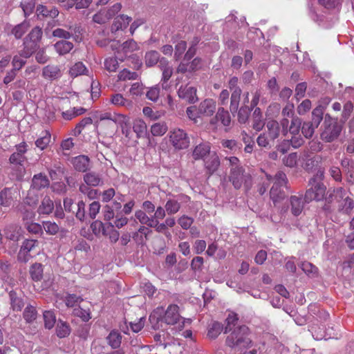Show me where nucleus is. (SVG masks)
I'll return each mask as SVG.
<instances>
[{"mask_svg":"<svg viewBox=\"0 0 354 354\" xmlns=\"http://www.w3.org/2000/svg\"><path fill=\"white\" fill-rule=\"evenodd\" d=\"M222 330L223 325L218 322H214L208 329L207 336L210 339H216L220 335Z\"/></svg>","mask_w":354,"mask_h":354,"instance_id":"49","label":"nucleus"},{"mask_svg":"<svg viewBox=\"0 0 354 354\" xmlns=\"http://www.w3.org/2000/svg\"><path fill=\"white\" fill-rule=\"evenodd\" d=\"M122 208V204L120 201L114 200L111 204L106 205L103 207L104 219L111 221L115 217V212H119Z\"/></svg>","mask_w":354,"mask_h":354,"instance_id":"22","label":"nucleus"},{"mask_svg":"<svg viewBox=\"0 0 354 354\" xmlns=\"http://www.w3.org/2000/svg\"><path fill=\"white\" fill-rule=\"evenodd\" d=\"M266 132L268 139H271L272 142L279 138L280 135V126L279 123L274 120H270L266 123Z\"/></svg>","mask_w":354,"mask_h":354,"instance_id":"26","label":"nucleus"},{"mask_svg":"<svg viewBox=\"0 0 354 354\" xmlns=\"http://www.w3.org/2000/svg\"><path fill=\"white\" fill-rule=\"evenodd\" d=\"M71 163L76 171L86 172L89 168L90 158L84 155L77 156L72 159Z\"/></svg>","mask_w":354,"mask_h":354,"instance_id":"21","label":"nucleus"},{"mask_svg":"<svg viewBox=\"0 0 354 354\" xmlns=\"http://www.w3.org/2000/svg\"><path fill=\"white\" fill-rule=\"evenodd\" d=\"M23 317L26 323H32L37 317L36 307L30 304L27 305L23 312Z\"/></svg>","mask_w":354,"mask_h":354,"instance_id":"33","label":"nucleus"},{"mask_svg":"<svg viewBox=\"0 0 354 354\" xmlns=\"http://www.w3.org/2000/svg\"><path fill=\"white\" fill-rule=\"evenodd\" d=\"M241 92L240 88H236L232 93L230 109L232 113L238 111Z\"/></svg>","mask_w":354,"mask_h":354,"instance_id":"34","label":"nucleus"},{"mask_svg":"<svg viewBox=\"0 0 354 354\" xmlns=\"http://www.w3.org/2000/svg\"><path fill=\"white\" fill-rule=\"evenodd\" d=\"M93 123V120L90 117L83 118L79 123H77L73 131V134L75 136H79L82 131L88 125Z\"/></svg>","mask_w":354,"mask_h":354,"instance_id":"53","label":"nucleus"},{"mask_svg":"<svg viewBox=\"0 0 354 354\" xmlns=\"http://www.w3.org/2000/svg\"><path fill=\"white\" fill-rule=\"evenodd\" d=\"M83 301V299L75 294H68L64 299L65 304L68 307H75L77 304Z\"/></svg>","mask_w":354,"mask_h":354,"instance_id":"59","label":"nucleus"},{"mask_svg":"<svg viewBox=\"0 0 354 354\" xmlns=\"http://www.w3.org/2000/svg\"><path fill=\"white\" fill-rule=\"evenodd\" d=\"M37 12L38 15H41L44 17H49L50 18H55L59 15V11L55 8H51L48 9V7L39 5L37 8Z\"/></svg>","mask_w":354,"mask_h":354,"instance_id":"41","label":"nucleus"},{"mask_svg":"<svg viewBox=\"0 0 354 354\" xmlns=\"http://www.w3.org/2000/svg\"><path fill=\"white\" fill-rule=\"evenodd\" d=\"M82 30L81 27L76 25L70 26L69 31L57 28L53 31L52 35L62 39V40H67L72 37L75 41L80 42L82 41Z\"/></svg>","mask_w":354,"mask_h":354,"instance_id":"9","label":"nucleus"},{"mask_svg":"<svg viewBox=\"0 0 354 354\" xmlns=\"http://www.w3.org/2000/svg\"><path fill=\"white\" fill-rule=\"evenodd\" d=\"M73 314L75 317L81 318L84 322H88L91 318L90 310L88 309H84L80 306L75 308L73 309Z\"/></svg>","mask_w":354,"mask_h":354,"instance_id":"56","label":"nucleus"},{"mask_svg":"<svg viewBox=\"0 0 354 354\" xmlns=\"http://www.w3.org/2000/svg\"><path fill=\"white\" fill-rule=\"evenodd\" d=\"M88 70L85 65L78 62L75 63L69 70V74L71 77H77L82 75H86Z\"/></svg>","mask_w":354,"mask_h":354,"instance_id":"38","label":"nucleus"},{"mask_svg":"<svg viewBox=\"0 0 354 354\" xmlns=\"http://www.w3.org/2000/svg\"><path fill=\"white\" fill-rule=\"evenodd\" d=\"M216 103L213 99H205L198 106V113L201 117H210L216 111Z\"/></svg>","mask_w":354,"mask_h":354,"instance_id":"14","label":"nucleus"},{"mask_svg":"<svg viewBox=\"0 0 354 354\" xmlns=\"http://www.w3.org/2000/svg\"><path fill=\"white\" fill-rule=\"evenodd\" d=\"M5 237L14 242H17L21 236V227L17 224H10L4 228Z\"/></svg>","mask_w":354,"mask_h":354,"instance_id":"19","label":"nucleus"},{"mask_svg":"<svg viewBox=\"0 0 354 354\" xmlns=\"http://www.w3.org/2000/svg\"><path fill=\"white\" fill-rule=\"evenodd\" d=\"M165 207L168 214H175L179 211L180 208V204L178 201L175 199H169L167 201Z\"/></svg>","mask_w":354,"mask_h":354,"instance_id":"48","label":"nucleus"},{"mask_svg":"<svg viewBox=\"0 0 354 354\" xmlns=\"http://www.w3.org/2000/svg\"><path fill=\"white\" fill-rule=\"evenodd\" d=\"M170 142L176 149H186L189 145V139L187 134L180 129L171 131Z\"/></svg>","mask_w":354,"mask_h":354,"instance_id":"10","label":"nucleus"},{"mask_svg":"<svg viewBox=\"0 0 354 354\" xmlns=\"http://www.w3.org/2000/svg\"><path fill=\"white\" fill-rule=\"evenodd\" d=\"M131 21V17L124 15H121L115 18L113 23L111 25V32H115L119 30L126 28Z\"/></svg>","mask_w":354,"mask_h":354,"instance_id":"29","label":"nucleus"},{"mask_svg":"<svg viewBox=\"0 0 354 354\" xmlns=\"http://www.w3.org/2000/svg\"><path fill=\"white\" fill-rule=\"evenodd\" d=\"M178 94L180 98L185 100L190 104H194L198 100L196 95V88L194 86H180Z\"/></svg>","mask_w":354,"mask_h":354,"instance_id":"17","label":"nucleus"},{"mask_svg":"<svg viewBox=\"0 0 354 354\" xmlns=\"http://www.w3.org/2000/svg\"><path fill=\"white\" fill-rule=\"evenodd\" d=\"M322 127L323 130L320 138L326 142H331L336 140L342 129V126L337 122V120L333 118L328 114L325 115Z\"/></svg>","mask_w":354,"mask_h":354,"instance_id":"3","label":"nucleus"},{"mask_svg":"<svg viewBox=\"0 0 354 354\" xmlns=\"http://www.w3.org/2000/svg\"><path fill=\"white\" fill-rule=\"evenodd\" d=\"M239 320L238 315L234 313H230L225 319L226 326L224 329V333H227L232 330V328L235 326Z\"/></svg>","mask_w":354,"mask_h":354,"instance_id":"47","label":"nucleus"},{"mask_svg":"<svg viewBox=\"0 0 354 354\" xmlns=\"http://www.w3.org/2000/svg\"><path fill=\"white\" fill-rule=\"evenodd\" d=\"M43 317L45 328L48 329L53 328L56 322V317L54 311L45 310L43 313Z\"/></svg>","mask_w":354,"mask_h":354,"instance_id":"44","label":"nucleus"},{"mask_svg":"<svg viewBox=\"0 0 354 354\" xmlns=\"http://www.w3.org/2000/svg\"><path fill=\"white\" fill-rule=\"evenodd\" d=\"M30 28L28 21H24L22 23L15 26L12 30V34L16 39H20Z\"/></svg>","mask_w":354,"mask_h":354,"instance_id":"39","label":"nucleus"},{"mask_svg":"<svg viewBox=\"0 0 354 354\" xmlns=\"http://www.w3.org/2000/svg\"><path fill=\"white\" fill-rule=\"evenodd\" d=\"M28 145L25 142H22L15 146L16 151L12 153L9 158L10 164L11 174L18 180H21L26 174L25 162L27 158L25 153L28 151Z\"/></svg>","mask_w":354,"mask_h":354,"instance_id":"1","label":"nucleus"},{"mask_svg":"<svg viewBox=\"0 0 354 354\" xmlns=\"http://www.w3.org/2000/svg\"><path fill=\"white\" fill-rule=\"evenodd\" d=\"M289 207L292 215L297 216L301 214L304 208L302 195H293L289 198Z\"/></svg>","mask_w":354,"mask_h":354,"instance_id":"16","label":"nucleus"},{"mask_svg":"<svg viewBox=\"0 0 354 354\" xmlns=\"http://www.w3.org/2000/svg\"><path fill=\"white\" fill-rule=\"evenodd\" d=\"M274 185L270 189V196L272 201L275 203L285 198L286 193L283 190L282 187L286 186L288 179L284 172L279 171L274 175Z\"/></svg>","mask_w":354,"mask_h":354,"instance_id":"5","label":"nucleus"},{"mask_svg":"<svg viewBox=\"0 0 354 354\" xmlns=\"http://www.w3.org/2000/svg\"><path fill=\"white\" fill-rule=\"evenodd\" d=\"M211 153L209 145L208 143H201L195 147L192 152V156L194 160H204Z\"/></svg>","mask_w":354,"mask_h":354,"instance_id":"28","label":"nucleus"},{"mask_svg":"<svg viewBox=\"0 0 354 354\" xmlns=\"http://www.w3.org/2000/svg\"><path fill=\"white\" fill-rule=\"evenodd\" d=\"M136 218L142 225H147L150 227L153 221V217H149L147 216V212L143 210H138L135 212Z\"/></svg>","mask_w":354,"mask_h":354,"instance_id":"52","label":"nucleus"},{"mask_svg":"<svg viewBox=\"0 0 354 354\" xmlns=\"http://www.w3.org/2000/svg\"><path fill=\"white\" fill-rule=\"evenodd\" d=\"M312 106V103L310 100H304L297 107V112L299 115H305L308 112Z\"/></svg>","mask_w":354,"mask_h":354,"instance_id":"63","label":"nucleus"},{"mask_svg":"<svg viewBox=\"0 0 354 354\" xmlns=\"http://www.w3.org/2000/svg\"><path fill=\"white\" fill-rule=\"evenodd\" d=\"M53 47L59 55H65L71 51L74 45L68 40H59L53 45Z\"/></svg>","mask_w":354,"mask_h":354,"instance_id":"30","label":"nucleus"},{"mask_svg":"<svg viewBox=\"0 0 354 354\" xmlns=\"http://www.w3.org/2000/svg\"><path fill=\"white\" fill-rule=\"evenodd\" d=\"M118 77L119 80L126 81L130 80H136L138 77V75L136 72H131L129 70L124 68L119 73Z\"/></svg>","mask_w":354,"mask_h":354,"instance_id":"60","label":"nucleus"},{"mask_svg":"<svg viewBox=\"0 0 354 354\" xmlns=\"http://www.w3.org/2000/svg\"><path fill=\"white\" fill-rule=\"evenodd\" d=\"M133 129L137 134L138 138L143 137L147 132L146 123L140 119L135 120L133 124Z\"/></svg>","mask_w":354,"mask_h":354,"instance_id":"42","label":"nucleus"},{"mask_svg":"<svg viewBox=\"0 0 354 354\" xmlns=\"http://www.w3.org/2000/svg\"><path fill=\"white\" fill-rule=\"evenodd\" d=\"M111 102L113 104L116 106H125L127 108H130L133 106V103L131 101L125 99L122 95L120 93L115 94L112 96Z\"/></svg>","mask_w":354,"mask_h":354,"instance_id":"43","label":"nucleus"},{"mask_svg":"<svg viewBox=\"0 0 354 354\" xmlns=\"http://www.w3.org/2000/svg\"><path fill=\"white\" fill-rule=\"evenodd\" d=\"M92 187L81 184L79 187L80 192L86 195L89 199H95L98 195V190L91 188Z\"/></svg>","mask_w":354,"mask_h":354,"instance_id":"50","label":"nucleus"},{"mask_svg":"<svg viewBox=\"0 0 354 354\" xmlns=\"http://www.w3.org/2000/svg\"><path fill=\"white\" fill-rule=\"evenodd\" d=\"M231 331L226 337V346L231 348L241 350L251 345L252 340L249 337L250 330L248 326L243 325L235 328Z\"/></svg>","mask_w":354,"mask_h":354,"instance_id":"2","label":"nucleus"},{"mask_svg":"<svg viewBox=\"0 0 354 354\" xmlns=\"http://www.w3.org/2000/svg\"><path fill=\"white\" fill-rule=\"evenodd\" d=\"M62 73L59 66L49 64L42 69V76L44 78L49 80H55L60 78Z\"/></svg>","mask_w":354,"mask_h":354,"instance_id":"18","label":"nucleus"},{"mask_svg":"<svg viewBox=\"0 0 354 354\" xmlns=\"http://www.w3.org/2000/svg\"><path fill=\"white\" fill-rule=\"evenodd\" d=\"M308 188L304 196V201L309 203L313 200L320 201H322L326 196V187L324 183L308 182Z\"/></svg>","mask_w":354,"mask_h":354,"instance_id":"6","label":"nucleus"},{"mask_svg":"<svg viewBox=\"0 0 354 354\" xmlns=\"http://www.w3.org/2000/svg\"><path fill=\"white\" fill-rule=\"evenodd\" d=\"M27 58H24L19 53L13 57L12 61V65L13 66V70L15 71H19L26 63Z\"/></svg>","mask_w":354,"mask_h":354,"instance_id":"62","label":"nucleus"},{"mask_svg":"<svg viewBox=\"0 0 354 354\" xmlns=\"http://www.w3.org/2000/svg\"><path fill=\"white\" fill-rule=\"evenodd\" d=\"M323 108L320 106H317L313 110L311 120L308 122L317 129L323 120Z\"/></svg>","mask_w":354,"mask_h":354,"instance_id":"35","label":"nucleus"},{"mask_svg":"<svg viewBox=\"0 0 354 354\" xmlns=\"http://www.w3.org/2000/svg\"><path fill=\"white\" fill-rule=\"evenodd\" d=\"M104 65L105 69L109 72H115L119 66L116 57H108L105 59Z\"/></svg>","mask_w":354,"mask_h":354,"instance_id":"58","label":"nucleus"},{"mask_svg":"<svg viewBox=\"0 0 354 354\" xmlns=\"http://www.w3.org/2000/svg\"><path fill=\"white\" fill-rule=\"evenodd\" d=\"M49 185V179L45 174L39 173L33 176L31 184V187L32 189L41 190L45 187H48Z\"/></svg>","mask_w":354,"mask_h":354,"instance_id":"24","label":"nucleus"},{"mask_svg":"<svg viewBox=\"0 0 354 354\" xmlns=\"http://www.w3.org/2000/svg\"><path fill=\"white\" fill-rule=\"evenodd\" d=\"M145 59L146 66L151 67L158 64L161 58L158 51L151 50L146 53Z\"/></svg>","mask_w":354,"mask_h":354,"instance_id":"37","label":"nucleus"},{"mask_svg":"<svg viewBox=\"0 0 354 354\" xmlns=\"http://www.w3.org/2000/svg\"><path fill=\"white\" fill-rule=\"evenodd\" d=\"M35 0H22L21 7L24 12L25 16H29L33 12L35 8Z\"/></svg>","mask_w":354,"mask_h":354,"instance_id":"55","label":"nucleus"},{"mask_svg":"<svg viewBox=\"0 0 354 354\" xmlns=\"http://www.w3.org/2000/svg\"><path fill=\"white\" fill-rule=\"evenodd\" d=\"M340 198L342 201H339L338 211L345 214H350L354 208V201L349 196L346 195V191L340 187L334 190Z\"/></svg>","mask_w":354,"mask_h":354,"instance_id":"11","label":"nucleus"},{"mask_svg":"<svg viewBox=\"0 0 354 354\" xmlns=\"http://www.w3.org/2000/svg\"><path fill=\"white\" fill-rule=\"evenodd\" d=\"M54 209V203L48 196H45L39 205L37 212L39 214H50Z\"/></svg>","mask_w":354,"mask_h":354,"instance_id":"31","label":"nucleus"},{"mask_svg":"<svg viewBox=\"0 0 354 354\" xmlns=\"http://www.w3.org/2000/svg\"><path fill=\"white\" fill-rule=\"evenodd\" d=\"M83 180L84 184L90 187H97L104 184L102 176L93 171L86 172L83 176Z\"/></svg>","mask_w":354,"mask_h":354,"instance_id":"20","label":"nucleus"},{"mask_svg":"<svg viewBox=\"0 0 354 354\" xmlns=\"http://www.w3.org/2000/svg\"><path fill=\"white\" fill-rule=\"evenodd\" d=\"M16 192H13L10 188H5L0 192V207H10L14 202L15 194Z\"/></svg>","mask_w":354,"mask_h":354,"instance_id":"25","label":"nucleus"},{"mask_svg":"<svg viewBox=\"0 0 354 354\" xmlns=\"http://www.w3.org/2000/svg\"><path fill=\"white\" fill-rule=\"evenodd\" d=\"M220 164V158L215 152H212L204 159L205 169L209 176L218 170Z\"/></svg>","mask_w":354,"mask_h":354,"instance_id":"15","label":"nucleus"},{"mask_svg":"<svg viewBox=\"0 0 354 354\" xmlns=\"http://www.w3.org/2000/svg\"><path fill=\"white\" fill-rule=\"evenodd\" d=\"M10 299V308L13 311H21L25 305V302L15 290H11L8 293Z\"/></svg>","mask_w":354,"mask_h":354,"instance_id":"27","label":"nucleus"},{"mask_svg":"<svg viewBox=\"0 0 354 354\" xmlns=\"http://www.w3.org/2000/svg\"><path fill=\"white\" fill-rule=\"evenodd\" d=\"M219 121L225 127L230 126L231 123V118L229 112L223 107L218 108L216 115L210 119L209 125L212 126L213 129H216L217 124Z\"/></svg>","mask_w":354,"mask_h":354,"instance_id":"12","label":"nucleus"},{"mask_svg":"<svg viewBox=\"0 0 354 354\" xmlns=\"http://www.w3.org/2000/svg\"><path fill=\"white\" fill-rule=\"evenodd\" d=\"M24 48L19 50V54L24 58L30 57L39 48V44L26 38L24 39Z\"/></svg>","mask_w":354,"mask_h":354,"instance_id":"23","label":"nucleus"},{"mask_svg":"<svg viewBox=\"0 0 354 354\" xmlns=\"http://www.w3.org/2000/svg\"><path fill=\"white\" fill-rule=\"evenodd\" d=\"M71 333L70 326L65 322L59 320L56 327V333L59 338L69 335Z\"/></svg>","mask_w":354,"mask_h":354,"instance_id":"40","label":"nucleus"},{"mask_svg":"<svg viewBox=\"0 0 354 354\" xmlns=\"http://www.w3.org/2000/svg\"><path fill=\"white\" fill-rule=\"evenodd\" d=\"M42 29L39 26H36L32 29V30L25 38L39 44L42 38Z\"/></svg>","mask_w":354,"mask_h":354,"instance_id":"45","label":"nucleus"},{"mask_svg":"<svg viewBox=\"0 0 354 354\" xmlns=\"http://www.w3.org/2000/svg\"><path fill=\"white\" fill-rule=\"evenodd\" d=\"M138 49V44L133 39H129L122 45V50L125 54L133 52Z\"/></svg>","mask_w":354,"mask_h":354,"instance_id":"61","label":"nucleus"},{"mask_svg":"<svg viewBox=\"0 0 354 354\" xmlns=\"http://www.w3.org/2000/svg\"><path fill=\"white\" fill-rule=\"evenodd\" d=\"M38 244V241L34 239H27L23 242L21 249L18 253V260L26 262L29 260V254Z\"/></svg>","mask_w":354,"mask_h":354,"instance_id":"13","label":"nucleus"},{"mask_svg":"<svg viewBox=\"0 0 354 354\" xmlns=\"http://www.w3.org/2000/svg\"><path fill=\"white\" fill-rule=\"evenodd\" d=\"M30 274L34 281H39L42 278L43 268L41 263L33 264L30 270Z\"/></svg>","mask_w":354,"mask_h":354,"instance_id":"51","label":"nucleus"},{"mask_svg":"<svg viewBox=\"0 0 354 354\" xmlns=\"http://www.w3.org/2000/svg\"><path fill=\"white\" fill-rule=\"evenodd\" d=\"M85 206L86 204L83 201H80L77 204L75 216L80 221H84L87 219V216L86 215Z\"/></svg>","mask_w":354,"mask_h":354,"instance_id":"57","label":"nucleus"},{"mask_svg":"<svg viewBox=\"0 0 354 354\" xmlns=\"http://www.w3.org/2000/svg\"><path fill=\"white\" fill-rule=\"evenodd\" d=\"M229 180L236 189H239L243 185L245 192H248L252 185V176L249 173H245L243 167H232Z\"/></svg>","mask_w":354,"mask_h":354,"instance_id":"4","label":"nucleus"},{"mask_svg":"<svg viewBox=\"0 0 354 354\" xmlns=\"http://www.w3.org/2000/svg\"><path fill=\"white\" fill-rule=\"evenodd\" d=\"M265 123L263 120V115L260 108L257 107L252 113V128L259 131L264 127Z\"/></svg>","mask_w":354,"mask_h":354,"instance_id":"32","label":"nucleus"},{"mask_svg":"<svg viewBox=\"0 0 354 354\" xmlns=\"http://www.w3.org/2000/svg\"><path fill=\"white\" fill-rule=\"evenodd\" d=\"M108 344L113 348H117L120 346L122 341L121 334L116 330H112L106 337Z\"/></svg>","mask_w":354,"mask_h":354,"instance_id":"36","label":"nucleus"},{"mask_svg":"<svg viewBox=\"0 0 354 354\" xmlns=\"http://www.w3.org/2000/svg\"><path fill=\"white\" fill-rule=\"evenodd\" d=\"M301 124L302 120L300 118L292 117L290 124L288 129V133H289L292 136L290 142L294 148H299L304 143V138L299 134Z\"/></svg>","mask_w":354,"mask_h":354,"instance_id":"7","label":"nucleus"},{"mask_svg":"<svg viewBox=\"0 0 354 354\" xmlns=\"http://www.w3.org/2000/svg\"><path fill=\"white\" fill-rule=\"evenodd\" d=\"M162 319L169 325L178 324V328L180 330L185 327V319L180 316L179 307L176 304H170L167 307Z\"/></svg>","mask_w":354,"mask_h":354,"instance_id":"8","label":"nucleus"},{"mask_svg":"<svg viewBox=\"0 0 354 354\" xmlns=\"http://www.w3.org/2000/svg\"><path fill=\"white\" fill-rule=\"evenodd\" d=\"M167 126L160 123H156L151 128V132L154 136H162L167 132Z\"/></svg>","mask_w":354,"mask_h":354,"instance_id":"64","label":"nucleus"},{"mask_svg":"<svg viewBox=\"0 0 354 354\" xmlns=\"http://www.w3.org/2000/svg\"><path fill=\"white\" fill-rule=\"evenodd\" d=\"M50 139V133L48 131H45L43 135L35 141V145L41 150H44L48 146Z\"/></svg>","mask_w":354,"mask_h":354,"instance_id":"46","label":"nucleus"},{"mask_svg":"<svg viewBox=\"0 0 354 354\" xmlns=\"http://www.w3.org/2000/svg\"><path fill=\"white\" fill-rule=\"evenodd\" d=\"M316 128L313 126L308 121L304 122L301 124V131L302 135L306 138L310 139L314 135Z\"/></svg>","mask_w":354,"mask_h":354,"instance_id":"54","label":"nucleus"}]
</instances>
